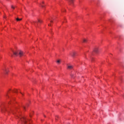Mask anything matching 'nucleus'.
I'll list each match as a JSON object with an SVG mask.
<instances>
[{"label": "nucleus", "mask_w": 124, "mask_h": 124, "mask_svg": "<svg viewBox=\"0 0 124 124\" xmlns=\"http://www.w3.org/2000/svg\"><path fill=\"white\" fill-rule=\"evenodd\" d=\"M43 4H44V2L43 1L42 3L40 4L41 6L43 8H44V7H45V5H44Z\"/></svg>", "instance_id": "nucleus-7"}, {"label": "nucleus", "mask_w": 124, "mask_h": 124, "mask_svg": "<svg viewBox=\"0 0 124 124\" xmlns=\"http://www.w3.org/2000/svg\"><path fill=\"white\" fill-rule=\"evenodd\" d=\"M83 42L85 43V42H87V39H84L83 40Z\"/></svg>", "instance_id": "nucleus-12"}, {"label": "nucleus", "mask_w": 124, "mask_h": 124, "mask_svg": "<svg viewBox=\"0 0 124 124\" xmlns=\"http://www.w3.org/2000/svg\"><path fill=\"white\" fill-rule=\"evenodd\" d=\"M68 69H72L73 68V66L72 65H69L67 67Z\"/></svg>", "instance_id": "nucleus-6"}, {"label": "nucleus", "mask_w": 124, "mask_h": 124, "mask_svg": "<svg viewBox=\"0 0 124 124\" xmlns=\"http://www.w3.org/2000/svg\"><path fill=\"white\" fill-rule=\"evenodd\" d=\"M61 61L60 60L57 61V63H58V64H60V63H61Z\"/></svg>", "instance_id": "nucleus-10"}, {"label": "nucleus", "mask_w": 124, "mask_h": 124, "mask_svg": "<svg viewBox=\"0 0 124 124\" xmlns=\"http://www.w3.org/2000/svg\"><path fill=\"white\" fill-rule=\"evenodd\" d=\"M50 23H53V21L50 20Z\"/></svg>", "instance_id": "nucleus-17"}, {"label": "nucleus", "mask_w": 124, "mask_h": 124, "mask_svg": "<svg viewBox=\"0 0 124 124\" xmlns=\"http://www.w3.org/2000/svg\"><path fill=\"white\" fill-rule=\"evenodd\" d=\"M48 26H51V24H48Z\"/></svg>", "instance_id": "nucleus-23"}, {"label": "nucleus", "mask_w": 124, "mask_h": 124, "mask_svg": "<svg viewBox=\"0 0 124 124\" xmlns=\"http://www.w3.org/2000/svg\"><path fill=\"white\" fill-rule=\"evenodd\" d=\"M92 61H93V58H92Z\"/></svg>", "instance_id": "nucleus-20"}, {"label": "nucleus", "mask_w": 124, "mask_h": 124, "mask_svg": "<svg viewBox=\"0 0 124 124\" xmlns=\"http://www.w3.org/2000/svg\"><path fill=\"white\" fill-rule=\"evenodd\" d=\"M6 95L7 96V94H6Z\"/></svg>", "instance_id": "nucleus-25"}, {"label": "nucleus", "mask_w": 124, "mask_h": 124, "mask_svg": "<svg viewBox=\"0 0 124 124\" xmlns=\"http://www.w3.org/2000/svg\"><path fill=\"white\" fill-rule=\"evenodd\" d=\"M93 52L96 53V54H97V53H98V48H94L93 50Z\"/></svg>", "instance_id": "nucleus-4"}, {"label": "nucleus", "mask_w": 124, "mask_h": 124, "mask_svg": "<svg viewBox=\"0 0 124 124\" xmlns=\"http://www.w3.org/2000/svg\"><path fill=\"white\" fill-rule=\"evenodd\" d=\"M38 23H42V20L38 19V21H33V22H31V24L34 25L36 28H37L38 26Z\"/></svg>", "instance_id": "nucleus-3"}, {"label": "nucleus", "mask_w": 124, "mask_h": 124, "mask_svg": "<svg viewBox=\"0 0 124 124\" xmlns=\"http://www.w3.org/2000/svg\"><path fill=\"white\" fill-rule=\"evenodd\" d=\"M16 20L18 22L19 21H21L22 18H19L17 17V18H16Z\"/></svg>", "instance_id": "nucleus-9"}, {"label": "nucleus", "mask_w": 124, "mask_h": 124, "mask_svg": "<svg viewBox=\"0 0 124 124\" xmlns=\"http://www.w3.org/2000/svg\"><path fill=\"white\" fill-rule=\"evenodd\" d=\"M64 11H65V10L62 11V12H64Z\"/></svg>", "instance_id": "nucleus-21"}, {"label": "nucleus", "mask_w": 124, "mask_h": 124, "mask_svg": "<svg viewBox=\"0 0 124 124\" xmlns=\"http://www.w3.org/2000/svg\"><path fill=\"white\" fill-rule=\"evenodd\" d=\"M24 109H26V107H23Z\"/></svg>", "instance_id": "nucleus-18"}, {"label": "nucleus", "mask_w": 124, "mask_h": 124, "mask_svg": "<svg viewBox=\"0 0 124 124\" xmlns=\"http://www.w3.org/2000/svg\"><path fill=\"white\" fill-rule=\"evenodd\" d=\"M32 115H33V113H31L30 114V117H31V116H32Z\"/></svg>", "instance_id": "nucleus-11"}, {"label": "nucleus", "mask_w": 124, "mask_h": 124, "mask_svg": "<svg viewBox=\"0 0 124 124\" xmlns=\"http://www.w3.org/2000/svg\"><path fill=\"white\" fill-rule=\"evenodd\" d=\"M11 8H13V9H15V7L13 6H12Z\"/></svg>", "instance_id": "nucleus-14"}, {"label": "nucleus", "mask_w": 124, "mask_h": 124, "mask_svg": "<svg viewBox=\"0 0 124 124\" xmlns=\"http://www.w3.org/2000/svg\"><path fill=\"white\" fill-rule=\"evenodd\" d=\"M14 55L15 56H19V57H23L24 55H25V53L23 51L19 50L18 51H14V50H12Z\"/></svg>", "instance_id": "nucleus-1"}, {"label": "nucleus", "mask_w": 124, "mask_h": 124, "mask_svg": "<svg viewBox=\"0 0 124 124\" xmlns=\"http://www.w3.org/2000/svg\"><path fill=\"white\" fill-rule=\"evenodd\" d=\"M5 71L6 74H7V73H8V71H7V70H5Z\"/></svg>", "instance_id": "nucleus-13"}, {"label": "nucleus", "mask_w": 124, "mask_h": 124, "mask_svg": "<svg viewBox=\"0 0 124 124\" xmlns=\"http://www.w3.org/2000/svg\"><path fill=\"white\" fill-rule=\"evenodd\" d=\"M14 92H15V93H17V90H15L14 91Z\"/></svg>", "instance_id": "nucleus-16"}, {"label": "nucleus", "mask_w": 124, "mask_h": 124, "mask_svg": "<svg viewBox=\"0 0 124 124\" xmlns=\"http://www.w3.org/2000/svg\"><path fill=\"white\" fill-rule=\"evenodd\" d=\"M70 55H71V56H72V57H74L75 56V55H76V52H73L70 53Z\"/></svg>", "instance_id": "nucleus-5"}, {"label": "nucleus", "mask_w": 124, "mask_h": 124, "mask_svg": "<svg viewBox=\"0 0 124 124\" xmlns=\"http://www.w3.org/2000/svg\"><path fill=\"white\" fill-rule=\"evenodd\" d=\"M65 22H67V21L66 20V21H65Z\"/></svg>", "instance_id": "nucleus-24"}, {"label": "nucleus", "mask_w": 124, "mask_h": 124, "mask_svg": "<svg viewBox=\"0 0 124 124\" xmlns=\"http://www.w3.org/2000/svg\"><path fill=\"white\" fill-rule=\"evenodd\" d=\"M21 122H23L24 124H30V120L29 119H27V118L25 117H22L21 119Z\"/></svg>", "instance_id": "nucleus-2"}, {"label": "nucleus", "mask_w": 124, "mask_h": 124, "mask_svg": "<svg viewBox=\"0 0 124 124\" xmlns=\"http://www.w3.org/2000/svg\"><path fill=\"white\" fill-rule=\"evenodd\" d=\"M58 118H59V116H56V118H55V119H56V120H57Z\"/></svg>", "instance_id": "nucleus-15"}, {"label": "nucleus", "mask_w": 124, "mask_h": 124, "mask_svg": "<svg viewBox=\"0 0 124 124\" xmlns=\"http://www.w3.org/2000/svg\"><path fill=\"white\" fill-rule=\"evenodd\" d=\"M20 93L21 94H22V95H23V94H22V93H21V92H20Z\"/></svg>", "instance_id": "nucleus-22"}, {"label": "nucleus", "mask_w": 124, "mask_h": 124, "mask_svg": "<svg viewBox=\"0 0 124 124\" xmlns=\"http://www.w3.org/2000/svg\"><path fill=\"white\" fill-rule=\"evenodd\" d=\"M44 116L45 117V118H46V115H44Z\"/></svg>", "instance_id": "nucleus-19"}, {"label": "nucleus", "mask_w": 124, "mask_h": 124, "mask_svg": "<svg viewBox=\"0 0 124 124\" xmlns=\"http://www.w3.org/2000/svg\"><path fill=\"white\" fill-rule=\"evenodd\" d=\"M69 2L70 4H73L74 0H69Z\"/></svg>", "instance_id": "nucleus-8"}]
</instances>
